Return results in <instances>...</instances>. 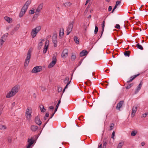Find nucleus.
Masks as SVG:
<instances>
[{
    "mask_svg": "<svg viewBox=\"0 0 148 148\" xmlns=\"http://www.w3.org/2000/svg\"><path fill=\"white\" fill-rule=\"evenodd\" d=\"M27 10V9H25L23 7L19 14V17H22L25 14Z\"/></svg>",
    "mask_w": 148,
    "mask_h": 148,
    "instance_id": "4468645a",
    "label": "nucleus"
},
{
    "mask_svg": "<svg viewBox=\"0 0 148 148\" xmlns=\"http://www.w3.org/2000/svg\"><path fill=\"white\" fill-rule=\"evenodd\" d=\"M49 108L50 110H53L54 109V107H53V106H50L49 107Z\"/></svg>",
    "mask_w": 148,
    "mask_h": 148,
    "instance_id": "13d9d810",
    "label": "nucleus"
},
{
    "mask_svg": "<svg viewBox=\"0 0 148 148\" xmlns=\"http://www.w3.org/2000/svg\"><path fill=\"white\" fill-rule=\"evenodd\" d=\"M121 3L120 1H117L116 2V5H119Z\"/></svg>",
    "mask_w": 148,
    "mask_h": 148,
    "instance_id": "6e6d98bb",
    "label": "nucleus"
},
{
    "mask_svg": "<svg viewBox=\"0 0 148 148\" xmlns=\"http://www.w3.org/2000/svg\"><path fill=\"white\" fill-rule=\"evenodd\" d=\"M130 51H125L124 53V55L125 56L129 57L130 56Z\"/></svg>",
    "mask_w": 148,
    "mask_h": 148,
    "instance_id": "bb28decb",
    "label": "nucleus"
},
{
    "mask_svg": "<svg viewBox=\"0 0 148 148\" xmlns=\"http://www.w3.org/2000/svg\"><path fill=\"white\" fill-rule=\"evenodd\" d=\"M74 22H72L69 24L67 28L66 32L67 35H68L71 32L73 27Z\"/></svg>",
    "mask_w": 148,
    "mask_h": 148,
    "instance_id": "7ed1b4c3",
    "label": "nucleus"
},
{
    "mask_svg": "<svg viewBox=\"0 0 148 148\" xmlns=\"http://www.w3.org/2000/svg\"><path fill=\"white\" fill-rule=\"evenodd\" d=\"M124 102V101H121L117 104L116 109L120 111V108L122 107L123 104Z\"/></svg>",
    "mask_w": 148,
    "mask_h": 148,
    "instance_id": "9b49d317",
    "label": "nucleus"
},
{
    "mask_svg": "<svg viewBox=\"0 0 148 148\" xmlns=\"http://www.w3.org/2000/svg\"><path fill=\"white\" fill-rule=\"evenodd\" d=\"M98 27L97 26H95V31H94V33L95 34H97V32L98 31Z\"/></svg>",
    "mask_w": 148,
    "mask_h": 148,
    "instance_id": "4c0bfd02",
    "label": "nucleus"
},
{
    "mask_svg": "<svg viewBox=\"0 0 148 148\" xmlns=\"http://www.w3.org/2000/svg\"><path fill=\"white\" fill-rule=\"evenodd\" d=\"M43 6V3L40 4L38 6L37 9H36V12H40L41 11L42 8Z\"/></svg>",
    "mask_w": 148,
    "mask_h": 148,
    "instance_id": "aec40b11",
    "label": "nucleus"
},
{
    "mask_svg": "<svg viewBox=\"0 0 148 148\" xmlns=\"http://www.w3.org/2000/svg\"><path fill=\"white\" fill-rule=\"evenodd\" d=\"M62 90V88L61 87H59L58 88V92H60Z\"/></svg>",
    "mask_w": 148,
    "mask_h": 148,
    "instance_id": "a18cd8bd",
    "label": "nucleus"
},
{
    "mask_svg": "<svg viewBox=\"0 0 148 148\" xmlns=\"http://www.w3.org/2000/svg\"><path fill=\"white\" fill-rule=\"evenodd\" d=\"M57 35L56 34H54L52 38V42L54 44V46L56 47L57 46V43L58 42L57 40Z\"/></svg>",
    "mask_w": 148,
    "mask_h": 148,
    "instance_id": "423d86ee",
    "label": "nucleus"
},
{
    "mask_svg": "<svg viewBox=\"0 0 148 148\" xmlns=\"http://www.w3.org/2000/svg\"><path fill=\"white\" fill-rule=\"evenodd\" d=\"M31 113V112H28V113H26V116L28 120H29L32 116Z\"/></svg>",
    "mask_w": 148,
    "mask_h": 148,
    "instance_id": "412c9836",
    "label": "nucleus"
},
{
    "mask_svg": "<svg viewBox=\"0 0 148 148\" xmlns=\"http://www.w3.org/2000/svg\"><path fill=\"white\" fill-rule=\"evenodd\" d=\"M115 27L118 29H119L120 28V25L118 24H117L115 25Z\"/></svg>",
    "mask_w": 148,
    "mask_h": 148,
    "instance_id": "de8ad7c7",
    "label": "nucleus"
},
{
    "mask_svg": "<svg viewBox=\"0 0 148 148\" xmlns=\"http://www.w3.org/2000/svg\"><path fill=\"white\" fill-rule=\"evenodd\" d=\"M112 9V6H110L108 8V11L109 12Z\"/></svg>",
    "mask_w": 148,
    "mask_h": 148,
    "instance_id": "5fc2aeb1",
    "label": "nucleus"
},
{
    "mask_svg": "<svg viewBox=\"0 0 148 148\" xmlns=\"http://www.w3.org/2000/svg\"><path fill=\"white\" fill-rule=\"evenodd\" d=\"M32 110V109L30 107H28L27 108L26 112V113H28V112H29L30 111L31 112Z\"/></svg>",
    "mask_w": 148,
    "mask_h": 148,
    "instance_id": "79ce46f5",
    "label": "nucleus"
},
{
    "mask_svg": "<svg viewBox=\"0 0 148 148\" xmlns=\"http://www.w3.org/2000/svg\"><path fill=\"white\" fill-rule=\"evenodd\" d=\"M8 141L9 143H11L12 141V138L11 137H9L8 138Z\"/></svg>",
    "mask_w": 148,
    "mask_h": 148,
    "instance_id": "49530a36",
    "label": "nucleus"
},
{
    "mask_svg": "<svg viewBox=\"0 0 148 148\" xmlns=\"http://www.w3.org/2000/svg\"><path fill=\"white\" fill-rule=\"evenodd\" d=\"M40 108L41 112H44L46 111V109L44 108V107L42 105L40 106Z\"/></svg>",
    "mask_w": 148,
    "mask_h": 148,
    "instance_id": "393cba45",
    "label": "nucleus"
},
{
    "mask_svg": "<svg viewBox=\"0 0 148 148\" xmlns=\"http://www.w3.org/2000/svg\"><path fill=\"white\" fill-rule=\"evenodd\" d=\"M53 60L48 65V67L49 68L53 67L56 62L57 60L55 56H53L52 58Z\"/></svg>",
    "mask_w": 148,
    "mask_h": 148,
    "instance_id": "39448f33",
    "label": "nucleus"
},
{
    "mask_svg": "<svg viewBox=\"0 0 148 148\" xmlns=\"http://www.w3.org/2000/svg\"><path fill=\"white\" fill-rule=\"evenodd\" d=\"M137 106H134L132 108L131 115V116L132 117H133L134 116L135 114L136 113V112L137 109Z\"/></svg>",
    "mask_w": 148,
    "mask_h": 148,
    "instance_id": "9d476101",
    "label": "nucleus"
},
{
    "mask_svg": "<svg viewBox=\"0 0 148 148\" xmlns=\"http://www.w3.org/2000/svg\"><path fill=\"white\" fill-rule=\"evenodd\" d=\"M107 144V142L106 141H105L104 140H103V144L102 148H106Z\"/></svg>",
    "mask_w": 148,
    "mask_h": 148,
    "instance_id": "a19ab883",
    "label": "nucleus"
},
{
    "mask_svg": "<svg viewBox=\"0 0 148 148\" xmlns=\"http://www.w3.org/2000/svg\"><path fill=\"white\" fill-rule=\"evenodd\" d=\"M3 108L1 106H0V111L1 112L2 110H3Z\"/></svg>",
    "mask_w": 148,
    "mask_h": 148,
    "instance_id": "338daca9",
    "label": "nucleus"
},
{
    "mask_svg": "<svg viewBox=\"0 0 148 148\" xmlns=\"http://www.w3.org/2000/svg\"><path fill=\"white\" fill-rule=\"evenodd\" d=\"M82 60H81L79 62V64H78V66H79L82 63Z\"/></svg>",
    "mask_w": 148,
    "mask_h": 148,
    "instance_id": "bf43d9fd",
    "label": "nucleus"
},
{
    "mask_svg": "<svg viewBox=\"0 0 148 148\" xmlns=\"http://www.w3.org/2000/svg\"><path fill=\"white\" fill-rule=\"evenodd\" d=\"M49 119H48V120L45 123H44V125L43 126V127H44L45 126V125L48 122V121H49Z\"/></svg>",
    "mask_w": 148,
    "mask_h": 148,
    "instance_id": "052dcab7",
    "label": "nucleus"
},
{
    "mask_svg": "<svg viewBox=\"0 0 148 148\" xmlns=\"http://www.w3.org/2000/svg\"><path fill=\"white\" fill-rule=\"evenodd\" d=\"M41 88L42 91H44L45 90V88L44 87L41 86Z\"/></svg>",
    "mask_w": 148,
    "mask_h": 148,
    "instance_id": "864d4df0",
    "label": "nucleus"
},
{
    "mask_svg": "<svg viewBox=\"0 0 148 148\" xmlns=\"http://www.w3.org/2000/svg\"><path fill=\"white\" fill-rule=\"evenodd\" d=\"M19 25H16L14 28L13 31L14 32H15L19 28Z\"/></svg>",
    "mask_w": 148,
    "mask_h": 148,
    "instance_id": "c9c22d12",
    "label": "nucleus"
},
{
    "mask_svg": "<svg viewBox=\"0 0 148 148\" xmlns=\"http://www.w3.org/2000/svg\"><path fill=\"white\" fill-rule=\"evenodd\" d=\"M15 105V102H13L12 104V107H14Z\"/></svg>",
    "mask_w": 148,
    "mask_h": 148,
    "instance_id": "680f3d73",
    "label": "nucleus"
},
{
    "mask_svg": "<svg viewBox=\"0 0 148 148\" xmlns=\"http://www.w3.org/2000/svg\"><path fill=\"white\" fill-rule=\"evenodd\" d=\"M134 85V84L133 83H131L129 85H128L126 88L127 89H128L130 88L131 87H132Z\"/></svg>",
    "mask_w": 148,
    "mask_h": 148,
    "instance_id": "72a5a7b5",
    "label": "nucleus"
},
{
    "mask_svg": "<svg viewBox=\"0 0 148 148\" xmlns=\"http://www.w3.org/2000/svg\"><path fill=\"white\" fill-rule=\"evenodd\" d=\"M68 50L66 49H64L61 54L62 57L64 58H66L68 56Z\"/></svg>",
    "mask_w": 148,
    "mask_h": 148,
    "instance_id": "6e6552de",
    "label": "nucleus"
},
{
    "mask_svg": "<svg viewBox=\"0 0 148 148\" xmlns=\"http://www.w3.org/2000/svg\"><path fill=\"white\" fill-rule=\"evenodd\" d=\"M48 46V45H47V46H46V44L45 45V46L44 50L43 51V53H45L47 51Z\"/></svg>",
    "mask_w": 148,
    "mask_h": 148,
    "instance_id": "473e14b6",
    "label": "nucleus"
},
{
    "mask_svg": "<svg viewBox=\"0 0 148 148\" xmlns=\"http://www.w3.org/2000/svg\"><path fill=\"white\" fill-rule=\"evenodd\" d=\"M136 132H135V131H133L131 132V135L132 136H134L136 135Z\"/></svg>",
    "mask_w": 148,
    "mask_h": 148,
    "instance_id": "37998d69",
    "label": "nucleus"
},
{
    "mask_svg": "<svg viewBox=\"0 0 148 148\" xmlns=\"http://www.w3.org/2000/svg\"><path fill=\"white\" fill-rule=\"evenodd\" d=\"M38 129V126L35 125H32L30 127L31 130L33 132L36 131Z\"/></svg>",
    "mask_w": 148,
    "mask_h": 148,
    "instance_id": "6ab92c4d",
    "label": "nucleus"
},
{
    "mask_svg": "<svg viewBox=\"0 0 148 148\" xmlns=\"http://www.w3.org/2000/svg\"><path fill=\"white\" fill-rule=\"evenodd\" d=\"M54 113H52L51 115V116L50 117V118L49 119H51L52 118V117H53V116L54 115Z\"/></svg>",
    "mask_w": 148,
    "mask_h": 148,
    "instance_id": "69168bd1",
    "label": "nucleus"
},
{
    "mask_svg": "<svg viewBox=\"0 0 148 148\" xmlns=\"http://www.w3.org/2000/svg\"><path fill=\"white\" fill-rule=\"evenodd\" d=\"M114 124L113 123H111L110 124V128L109 129V130L110 131L112 130L113 129L114 127Z\"/></svg>",
    "mask_w": 148,
    "mask_h": 148,
    "instance_id": "e433bc0d",
    "label": "nucleus"
},
{
    "mask_svg": "<svg viewBox=\"0 0 148 148\" xmlns=\"http://www.w3.org/2000/svg\"><path fill=\"white\" fill-rule=\"evenodd\" d=\"M4 18L5 20L8 23H10L11 20H12V19L11 18L7 16H5V17Z\"/></svg>",
    "mask_w": 148,
    "mask_h": 148,
    "instance_id": "c756f323",
    "label": "nucleus"
},
{
    "mask_svg": "<svg viewBox=\"0 0 148 148\" xmlns=\"http://www.w3.org/2000/svg\"><path fill=\"white\" fill-rule=\"evenodd\" d=\"M38 32H37V31L34 29H33L32 31L31 32V36L33 38H34L35 37L36 35L37 34Z\"/></svg>",
    "mask_w": 148,
    "mask_h": 148,
    "instance_id": "2eb2a0df",
    "label": "nucleus"
},
{
    "mask_svg": "<svg viewBox=\"0 0 148 148\" xmlns=\"http://www.w3.org/2000/svg\"><path fill=\"white\" fill-rule=\"evenodd\" d=\"M102 25V30L101 32V36L100 37V38H101V36L102 35V34H103V31H104V27H105V21H103Z\"/></svg>",
    "mask_w": 148,
    "mask_h": 148,
    "instance_id": "5701e85b",
    "label": "nucleus"
},
{
    "mask_svg": "<svg viewBox=\"0 0 148 148\" xmlns=\"http://www.w3.org/2000/svg\"><path fill=\"white\" fill-rule=\"evenodd\" d=\"M148 113L147 112H146L144 114H143L141 116V118H145L146 116L147 115Z\"/></svg>",
    "mask_w": 148,
    "mask_h": 148,
    "instance_id": "c03bdc74",
    "label": "nucleus"
},
{
    "mask_svg": "<svg viewBox=\"0 0 148 148\" xmlns=\"http://www.w3.org/2000/svg\"><path fill=\"white\" fill-rule=\"evenodd\" d=\"M76 58V55L74 53H72L71 57V59L72 61H74L75 60Z\"/></svg>",
    "mask_w": 148,
    "mask_h": 148,
    "instance_id": "a878e982",
    "label": "nucleus"
},
{
    "mask_svg": "<svg viewBox=\"0 0 148 148\" xmlns=\"http://www.w3.org/2000/svg\"><path fill=\"white\" fill-rule=\"evenodd\" d=\"M42 70L41 66H36L34 67L32 71V73H36L40 72Z\"/></svg>",
    "mask_w": 148,
    "mask_h": 148,
    "instance_id": "20e7f679",
    "label": "nucleus"
},
{
    "mask_svg": "<svg viewBox=\"0 0 148 148\" xmlns=\"http://www.w3.org/2000/svg\"><path fill=\"white\" fill-rule=\"evenodd\" d=\"M88 54V52L85 50H83L80 53V56L81 57L85 56Z\"/></svg>",
    "mask_w": 148,
    "mask_h": 148,
    "instance_id": "a211bd4d",
    "label": "nucleus"
},
{
    "mask_svg": "<svg viewBox=\"0 0 148 148\" xmlns=\"http://www.w3.org/2000/svg\"><path fill=\"white\" fill-rule=\"evenodd\" d=\"M139 74L133 75L130 78V79L129 80L127 81V83H129L131 82L133 80H134L136 77L138 76L139 75Z\"/></svg>",
    "mask_w": 148,
    "mask_h": 148,
    "instance_id": "f3484780",
    "label": "nucleus"
},
{
    "mask_svg": "<svg viewBox=\"0 0 148 148\" xmlns=\"http://www.w3.org/2000/svg\"><path fill=\"white\" fill-rule=\"evenodd\" d=\"M71 82V80L69 81V82H68L67 83V84L66 85V86L64 87L65 88H67L68 87V85L70 84V82Z\"/></svg>",
    "mask_w": 148,
    "mask_h": 148,
    "instance_id": "8fccbe9b",
    "label": "nucleus"
},
{
    "mask_svg": "<svg viewBox=\"0 0 148 148\" xmlns=\"http://www.w3.org/2000/svg\"><path fill=\"white\" fill-rule=\"evenodd\" d=\"M123 144H124V143L123 142L120 143L117 146V148H121L122 146L123 145Z\"/></svg>",
    "mask_w": 148,
    "mask_h": 148,
    "instance_id": "f704fd0d",
    "label": "nucleus"
},
{
    "mask_svg": "<svg viewBox=\"0 0 148 148\" xmlns=\"http://www.w3.org/2000/svg\"><path fill=\"white\" fill-rule=\"evenodd\" d=\"M71 4V3L69 2H67L64 3V5L65 6H67L70 5Z\"/></svg>",
    "mask_w": 148,
    "mask_h": 148,
    "instance_id": "58836bf2",
    "label": "nucleus"
},
{
    "mask_svg": "<svg viewBox=\"0 0 148 148\" xmlns=\"http://www.w3.org/2000/svg\"><path fill=\"white\" fill-rule=\"evenodd\" d=\"M8 35V33H6L1 38L0 40V46H2L3 44V43L6 40Z\"/></svg>",
    "mask_w": 148,
    "mask_h": 148,
    "instance_id": "f03ea898",
    "label": "nucleus"
},
{
    "mask_svg": "<svg viewBox=\"0 0 148 148\" xmlns=\"http://www.w3.org/2000/svg\"><path fill=\"white\" fill-rule=\"evenodd\" d=\"M44 41V40L43 39H42L41 40V41L39 43L38 47V49H40L41 48L42 46V43Z\"/></svg>",
    "mask_w": 148,
    "mask_h": 148,
    "instance_id": "4be33fe9",
    "label": "nucleus"
},
{
    "mask_svg": "<svg viewBox=\"0 0 148 148\" xmlns=\"http://www.w3.org/2000/svg\"><path fill=\"white\" fill-rule=\"evenodd\" d=\"M69 77H66L64 79V84H66V83H68L69 81Z\"/></svg>",
    "mask_w": 148,
    "mask_h": 148,
    "instance_id": "7c9ffc66",
    "label": "nucleus"
},
{
    "mask_svg": "<svg viewBox=\"0 0 148 148\" xmlns=\"http://www.w3.org/2000/svg\"><path fill=\"white\" fill-rule=\"evenodd\" d=\"M28 142L29 143L28 145L31 146L34 143V140L32 139H28Z\"/></svg>",
    "mask_w": 148,
    "mask_h": 148,
    "instance_id": "b1692460",
    "label": "nucleus"
},
{
    "mask_svg": "<svg viewBox=\"0 0 148 148\" xmlns=\"http://www.w3.org/2000/svg\"><path fill=\"white\" fill-rule=\"evenodd\" d=\"M6 128V127L3 125L0 124V130H4Z\"/></svg>",
    "mask_w": 148,
    "mask_h": 148,
    "instance_id": "ea45409f",
    "label": "nucleus"
},
{
    "mask_svg": "<svg viewBox=\"0 0 148 148\" xmlns=\"http://www.w3.org/2000/svg\"><path fill=\"white\" fill-rule=\"evenodd\" d=\"M145 144V143L144 142H142L141 143V145L142 146H144Z\"/></svg>",
    "mask_w": 148,
    "mask_h": 148,
    "instance_id": "e2e57ef3",
    "label": "nucleus"
},
{
    "mask_svg": "<svg viewBox=\"0 0 148 148\" xmlns=\"http://www.w3.org/2000/svg\"><path fill=\"white\" fill-rule=\"evenodd\" d=\"M34 10H30L29 11V14H34Z\"/></svg>",
    "mask_w": 148,
    "mask_h": 148,
    "instance_id": "09e8293b",
    "label": "nucleus"
},
{
    "mask_svg": "<svg viewBox=\"0 0 148 148\" xmlns=\"http://www.w3.org/2000/svg\"><path fill=\"white\" fill-rule=\"evenodd\" d=\"M15 32H14V31H13V29L12 30V31L11 32V33H10V34L11 35H12L13 34H14V33Z\"/></svg>",
    "mask_w": 148,
    "mask_h": 148,
    "instance_id": "0e129e2a",
    "label": "nucleus"
},
{
    "mask_svg": "<svg viewBox=\"0 0 148 148\" xmlns=\"http://www.w3.org/2000/svg\"><path fill=\"white\" fill-rule=\"evenodd\" d=\"M19 88V86L18 85H16L11 90L12 91L13 93L15 95L18 92Z\"/></svg>",
    "mask_w": 148,
    "mask_h": 148,
    "instance_id": "0eeeda50",
    "label": "nucleus"
},
{
    "mask_svg": "<svg viewBox=\"0 0 148 148\" xmlns=\"http://www.w3.org/2000/svg\"><path fill=\"white\" fill-rule=\"evenodd\" d=\"M143 82H141L135 91L134 93L135 94H136L138 93L139 91L140 90L143 85Z\"/></svg>",
    "mask_w": 148,
    "mask_h": 148,
    "instance_id": "ddd939ff",
    "label": "nucleus"
},
{
    "mask_svg": "<svg viewBox=\"0 0 148 148\" xmlns=\"http://www.w3.org/2000/svg\"><path fill=\"white\" fill-rule=\"evenodd\" d=\"M115 136V132L113 131L112 133L111 138L114 140V136Z\"/></svg>",
    "mask_w": 148,
    "mask_h": 148,
    "instance_id": "3c124183",
    "label": "nucleus"
},
{
    "mask_svg": "<svg viewBox=\"0 0 148 148\" xmlns=\"http://www.w3.org/2000/svg\"><path fill=\"white\" fill-rule=\"evenodd\" d=\"M31 1L32 0H28L23 6V7L25 9L27 10L29 6L31 3Z\"/></svg>",
    "mask_w": 148,
    "mask_h": 148,
    "instance_id": "f8f14e48",
    "label": "nucleus"
},
{
    "mask_svg": "<svg viewBox=\"0 0 148 148\" xmlns=\"http://www.w3.org/2000/svg\"><path fill=\"white\" fill-rule=\"evenodd\" d=\"M41 27L40 26H38L36 27V28H34V29L37 31V32H38L41 29Z\"/></svg>",
    "mask_w": 148,
    "mask_h": 148,
    "instance_id": "c85d7f7f",
    "label": "nucleus"
},
{
    "mask_svg": "<svg viewBox=\"0 0 148 148\" xmlns=\"http://www.w3.org/2000/svg\"><path fill=\"white\" fill-rule=\"evenodd\" d=\"M74 39L75 42L76 44H79V41L78 38L76 36H74Z\"/></svg>",
    "mask_w": 148,
    "mask_h": 148,
    "instance_id": "cd10ccee",
    "label": "nucleus"
},
{
    "mask_svg": "<svg viewBox=\"0 0 148 148\" xmlns=\"http://www.w3.org/2000/svg\"><path fill=\"white\" fill-rule=\"evenodd\" d=\"M35 122L36 123L39 125H40L42 123V122L40 121V117L37 116L35 118Z\"/></svg>",
    "mask_w": 148,
    "mask_h": 148,
    "instance_id": "1a4fd4ad",
    "label": "nucleus"
},
{
    "mask_svg": "<svg viewBox=\"0 0 148 148\" xmlns=\"http://www.w3.org/2000/svg\"><path fill=\"white\" fill-rule=\"evenodd\" d=\"M15 95L14 93H13V92L11 90L10 91L9 93L7 94L6 97L7 98H10L12 97L13 96Z\"/></svg>",
    "mask_w": 148,
    "mask_h": 148,
    "instance_id": "dca6fc26",
    "label": "nucleus"
},
{
    "mask_svg": "<svg viewBox=\"0 0 148 148\" xmlns=\"http://www.w3.org/2000/svg\"><path fill=\"white\" fill-rule=\"evenodd\" d=\"M49 114L48 113H46L45 115V117H48L49 116Z\"/></svg>",
    "mask_w": 148,
    "mask_h": 148,
    "instance_id": "4d7b16f0",
    "label": "nucleus"
},
{
    "mask_svg": "<svg viewBox=\"0 0 148 148\" xmlns=\"http://www.w3.org/2000/svg\"><path fill=\"white\" fill-rule=\"evenodd\" d=\"M64 34V33L63 32H61L60 31V32L59 36H63Z\"/></svg>",
    "mask_w": 148,
    "mask_h": 148,
    "instance_id": "603ef678",
    "label": "nucleus"
},
{
    "mask_svg": "<svg viewBox=\"0 0 148 148\" xmlns=\"http://www.w3.org/2000/svg\"><path fill=\"white\" fill-rule=\"evenodd\" d=\"M31 51L30 49L28 51L27 56L24 63V65L25 66H27L29 62V60L31 56Z\"/></svg>",
    "mask_w": 148,
    "mask_h": 148,
    "instance_id": "f257e3e1",
    "label": "nucleus"
},
{
    "mask_svg": "<svg viewBox=\"0 0 148 148\" xmlns=\"http://www.w3.org/2000/svg\"><path fill=\"white\" fill-rule=\"evenodd\" d=\"M136 47L139 49H140L141 50H143V48L141 45H140L139 44H137L136 45Z\"/></svg>",
    "mask_w": 148,
    "mask_h": 148,
    "instance_id": "2f4dec72",
    "label": "nucleus"
},
{
    "mask_svg": "<svg viewBox=\"0 0 148 148\" xmlns=\"http://www.w3.org/2000/svg\"><path fill=\"white\" fill-rule=\"evenodd\" d=\"M31 146L28 145L27 146V148H30V146Z\"/></svg>",
    "mask_w": 148,
    "mask_h": 148,
    "instance_id": "774afa93",
    "label": "nucleus"
}]
</instances>
